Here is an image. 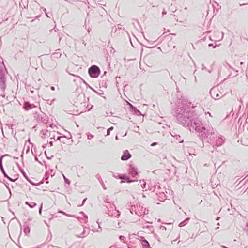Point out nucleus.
I'll return each instance as SVG.
<instances>
[{"label":"nucleus","instance_id":"1","mask_svg":"<svg viewBox=\"0 0 248 248\" xmlns=\"http://www.w3.org/2000/svg\"><path fill=\"white\" fill-rule=\"evenodd\" d=\"M195 107L191 105V103L188 100H182L172 112L177 122L184 126L188 127L191 131H196L197 126L198 127L202 124V120L195 111L191 110Z\"/></svg>","mask_w":248,"mask_h":248},{"label":"nucleus","instance_id":"2","mask_svg":"<svg viewBox=\"0 0 248 248\" xmlns=\"http://www.w3.org/2000/svg\"><path fill=\"white\" fill-rule=\"evenodd\" d=\"M196 131L201 134L203 139L213 146H220L224 142V140L216 130L210 126L206 127L202 123L201 125L196 127Z\"/></svg>","mask_w":248,"mask_h":248},{"label":"nucleus","instance_id":"3","mask_svg":"<svg viewBox=\"0 0 248 248\" xmlns=\"http://www.w3.org/2000/svg\"><path fill=\"white\" fill-rule=\"evenodd\" d=\"M7 71L4 65L0 66V89L2 93H0V96L5 97V94L4 93L6 88V80Z\"/></svg>","mask_w":248,"mask_h":248},{"label":"nucleus","instance_id":"4","mask_svg":"<svg viewBox=\"0 0 248 248\" xmlns=\"http://www.w3.org/2000/svg\"><path fill=\"white\" fill-rule=\"evenodd\" d=\"M106 208L105 212L110 217H118L120 216V212L116 210V207L114 204H109V206L107 205H104Z\"/></svg>","mask_w":248,"mask_h":248},{"label":"nucleus","instance_id":"5","mask_svg":"<svg viewBox=\"0 0 248 248\" xmlns=\"http://www.w3.org/2000/svg\"><path fill=\"white\" fill-rule=\"evenodd\" d=\"M88 73L92 78H97L100 73L99 68L96 65H92L88 69Z\"/></svg>","mask_w":248,"mask_h":248},{"label":"nucleus","instance_id":"6","mask_svg":"<svg viewBox=\"0 0 248 248\" xmlns=\"http://www.w3.org/2000/svg\"><path fill=\"white\" fill-rule=\"evenodd\" d=\"M34 118L38 123L46 124L47 122L46 115L42 112H35L34 114Z\"/></svg>","mask_w":248,"mask_h":248},{"label":"nucleus","instance_id":"7","mask_svg":"<svg viewBox=\"0 0 248 248\" xmlns=\"http://www.w3.org/2000/svg\"><path fill=\"white\" fill-rule=\"evenodd\" d=\"M210 93L211 97L217 100L223 96L222 93L217 88H212L210 91Z\"/></svg>","mask_w":248,"mask_h":248},{"label":"nucleus","instance_id":"8","mask_svg":"<svg viewBox=\"0 0 248 248\" xmlns=\"http://www.w3.org/2000/svg\"><path fill=\"white\" fill-rule=\"evenodd\" d=\"M45 68L47 70H50L54 69L56 67L57 63L56 62L53 61L52 59L48 60L46 62L44 63Z\"/></svg>","mask_w":248,"mask_h":248},{"label":"nucleus","instance_id":"9","mask_svg":"<svg viewBox=\"0 0 248 248\" xmlns=\"http://www.w3.org/2000/svg\"><path fill=\"white\" fill-rule=\"evenodd\" d=\"M8 155H8V154L4 155H1L0 158V170L2 172V174H3L4 176L6 178H8V175L7 174V173H6V172L3 168L2 162L3 158L6 156H8Z\"/></svg>","mask_w":248,"mask_h":248},{"label":"nucleus","instance_id":"10","mask_svg":"<svg viewBox=\"0 0 248 248\" xmlns=\"http://www.w3.org/2000/svg\"><path fill=\"white\" fill-rule=\"evenodd\" d=\"M37 106H36L33 104H31L28 101H25L24 102V105H23V108L26 110H29L32 109V108H37Z\"/></svg>","mask_w":248,"mask_h":248},{"label":"nucleus","instance_id":"11","mask_svg":"<svg viewBox=\"0 0 248 248\" xmlns=\"http://www.w3.org/2000/svg\"><path fill=\"white\" fill-rule=\"evenodd\" d=\"M131 157V155L129 153L127 150L124 151L123 154L121 156V160L125 161L129 159Z\"/></svg>","mask_w":248,"mask_h":248},{"label":"nucleus","instance_id":"12","mask_svg":"<svg viewBox=\"0 0 248 248\" xmlns=\"http://www.w3.org/2000/svg\"><path fill=\"white\" fill-rule=\"evenodd\" d=\"M129 173L132 176L135 177L138 175L137 169L132 165L129 166Z\"/></svg>","mask_w":248,"mask_h":248},{"label":"nucleus","instance_id":"13","mask_svg":"<svg viewBox=\"0 0 248 248\" xmlns=\"http://www.w3.org/2000/svg\"><path fill=\"white\" fill-rule=\"evenodd\" d=\"M89 231H90V229L89 228H84L82 233L81 234V235H80V237H84L85 236L87 235L89 233Z\"/></svg>","mask_w":248,"mask_h":248},{"label":"nucleus","instance_id":"14","mask_svg":"<svg viewBox=\"0 0 248 248\" xmlns=\"http://www.w3.org/2000/svg\"><path fill=\"white\" fill-rule=\"evenodd\" d=\"M27 224V222H26L25 225H23L24 232L26 235H27L28 234H29L30 232V228Z\"/></svg>","mask_w":248,"mask_h":248},{"label":"nucleus","instance_id":"15","mask_svg":"<svg viewBox=\"0 0 248 248\" xmlns=\"http://www.w3.org/2000/svg\"><path fill=\"white\" fill-rule=\"evenodd\" d=\"M103 201L105 202V203H106L105 205H107L109 206V204H113L112 203H110V199H109L108 196H105L103 198Z\"/></svg>","mask_w":248,"mask_h":248},{"label":"nucleus","instance_id":"16","mask_svg":"<svg viewBox=\"0 0 248 248\" xmlns=\"http://www.w3.org/2000/svg\"><path fill=\"white\" fill-rule=\"evenodd\" d=\"M141 244L142 246L144 247V248H147L148 247H149V244L148 242L145 239L142 240Z\"/></svg>","mask_w":248,"mask_h":248},{"label":"nucleus","instance_id":"17","mask_svg":"<svg viewBox=\"0 0 248 248\" xmlns=\"http://www.w3.org/2000/svg\"><path fill=\"white\" fill-rule=\"evenodd\" d=\"M61 53L59 52L53 53L52 55V57L54 58H59L61 56Z\"/></svg>","mask_w":248,"mask_h":248},{"label":"nucleus","instance_id":"18","mask_svg":"<svg viewBox=\"0 0 248 248\" xmlns=\"http://www.w3.org/2000/svg\"><path fill=\"white\" fill-rule=\"evenodd\" d=\"M189 218H187L185 220H184L183 221L181 222L180 224H179V226L180 227H183V226H184L185 225H186L188 222V221L189 220Z\"/></svg>","mask_w":248,"mask_h":248},{"label":"nucleus","instance_id":"19","mask_svg":"<svg viewBox=\"0 0 248 248\" xmlns=\"http://www.w3.org/2000/svg\"><path fill=\"white\" fill-rule=\"evenodd\" d=\"M80 214H82L84 217V219H83V222L84 223H86L87 222V219H88V216L86 215H85L84 214V213L82 211H81L80 213H79Z\"/></svg>","mask_w":248,"mask_h":248},{"label":"nucleus","instance_id":"20","mask_svg":"<svg viewBox=\"0 0 248 248\" xmlns=\"http://www.w3.org/2000/svg\"><path fill=\"white\" fill-rule=\"evenodd\" d=\"M134 208H135V206H132L130 209V212L131 213V214H133V213L134 212L135 213V214L140 216V215L138 212H137V211H136L135 210H134Z\"/></svg>","mask_w":248,"mask_h":248},{"label":"nucleus","instance_id":"21","mask_svg":"<svg viewBox=\"0 0 248 248\" xmlns=\"http://www.w3.org/2000/svg\"><path fill=\"white\" fill-rule=\"evenodd\" d=\"M244 230L245 232H246V234L248 236V221H247L246 222L245 227L244 228Z\"/></svg>","mask_w":248,"mask_h":248},{"label":"nucleus","instance_id":"22","mask_svg":"<svg viewBox=\"0 0 248 248\" xmlns=\"http://www.w3.org/2000/svg\"><path fill=\"white\" fill-rule=\"evenodd\" d=\"M140 185L141 186L143 189H146V183L144 182V180H140Z\"/></svg>","mask_w":248,"mask_h":248},{"label":"nucleus","instance_id":"23","mask_svg":"<svg viewBox=\"0 0 248 248\" xmlns=\"http://www.w3.org/2000/svg\"><path fill=\"white\" fill-rule=\"evenodd\" d=\"M70 75H72L74 77H76L77 78H79L80 80H81L83 82V83L84 84H85L86 85H88V84L87 83V82L85 80H84L80 76H79L78 75H75L74 74H70Z\"/></svg>","mask_w":248,"mask_h":248},{"label":"nucleus","instance_id":"24","mask_svg":"<svg viewBox=\"0 0 248 248\" xmlns=\"http://www.w3.org/2000/svg\"><path fill=\"white\" fill-rule=\"evenodd\" d=\"M176 139L179 142H183V140L182 139L181 137L179 135H176Z\"/></svg>","mask_w":248,"mask_h":248},{"label":"nucleus","instance_id":"25","mask_svg":"<svg viewBox=\"0 0 248 248\" xmlns=\"http://www.w3.org/2000/svg\"><path fill=\"white\" fill-rule=\"evenodd\" d=\"M225 67L229 71L230 70H233V68H232L228 63H226L225 65H224Z\"/></svg>","mask_w":248,"mask_h":248},{"label":"nucleus","instance_id":"26","mask_svg":"<svg viewBox=\"0 0 248 248\" xmlns=\"http://www.w3.org/2000/svg\"><path fill=\"white\" fill-rule=\"evenodd\" d=\"M7 178L12 182H15L17 179V177L16 176H14V178H12L8 176V178Z\"/></svg>","mask_w":248,"mask_h":248},{"label":"nucleus","instance_id":"27","mask_svg":"<svg viewBox=\"0 0 248 248\" xmlns=\"http://www.w3.org/2000/svg\"><path fill=\"white\" fill-rule=\"evenodd\" d=\"M36 205V203L32 202H31L30 203L29 206L31 208H33Z\"/></svg>","mask_w":248,"mask_h":248},{"label":"nucleus","instance_id":"28","mask_svg":"<svg viewBox=\"0 0 248 248\" xmlns=\"http://www.w3.org/2000/svg\"><path fill=\"white\" fill-rule=\"evenodd\" d=\"M137 115H142V114L138 109L133 110Z\"/></svg>","mask_w":248,"mask_h":248},{"label":"nucleus","instance_id":"29","mask_svg":"<svg viewBox=\"0 0 248 248\" xmlns=\"http://www.w3.org/2000/svg\"><path fill=\"white\" fill-rule=\"evenodd\" d=\"M120 178L121 179H124V180H129V178H128L126 176L124 175H122V176H121L120 177Z\"/></svg>","mask_w":248,"mask_h":248},{"label":"nucleus","instance_id":"30","mask_svg":"<svg viewBox=\"0 0 248 248\" xmlns=\"http://www.w3.org/2000/svg\"><path fill=\"white\" fill-rule=\"evenodd\" d=\"M153 236L154 237V238L155 239H157L158 240V241L160 242V239H159V237L157 235V234H155V233H153Z\"/></svg>","mask_w":248,"mask_h":248},{"label":"nucleus","instance_id":"31","mask_svg":"<svg viewBox=\"0 0 248 248\" xmlns=\"http://www.w3.org/2000/svg\"><path fill=\"white\" fill-rule=\"evenodd\" d=\"M113 129V127H110L107 130V135H109L110 134V131H112Z\"/></svg>","mask_w":248,"mask_h":248},{"label":"nucleus","instance_id":"32","mask_svg":"<svg viewBox=\"0 0 248 248\" xmlns=\"http://www.w3.org/2000/svg\"><path fill=\"white\" fill-rule=\"evenodd\" d=\"M161 195L162 196V197H161V199H162L161 200H159L161 202H163L165 200V194L163 193L162 194H161Z\"/></svg>","mask_w":248,"mask_h":248},{"label":"nucleus","instance_id":"33","mask_svg":"<svg viewBox=\"0 0 248 248\" xmlns=\"http://www.w3.org/2000/svg\"><path fill=\"white\" fill-rule=\"evenodd\" d=\"M97 223H98V224L99 228V229H100V231H99V230H94V229H93V228H92V231H93V232H100V231H102V228H101V226H100V224H99V223H98V222H97ZM92 227H93V226H92Z\"/></svg>","mask_w":248,"mask_h":248},{"label":"nucleus","instance_id":"34","mask_svg":"<svg viewBox=\"0 0 248 248\" xmlns=\"http://www.w3.org/2000/svg\"><path fill=\"white\" fill-rule=\"evenodd\" d=\"M124 239H125V237L123 236H120L119 237V239H120L121 241H123L124 243V242H124Z\"/></svg>","mask_w":248,"mask_h":248},{"label":"nucleus","instance_id":"35","mask_svg":"<svg viewBox=\"0 0 248 248\" xmlns=\"http://www.w3.org/2000/svg\"><path fill=\"white\" fill-rule=\"evenodd\" d=\"M93 137V135H92L91 134L89 133L87 135V138L89 140L92 139Z\"/></svg>","mask_w":248,"mask_h":248},{"label":"nucleus","instance_id":"36","mask_svg":"<svg viewBox=\"0 0 248 248\" xmlns=\"http://www.w3.org/2000/svg\"><path fill=\"white\" fill-rule=\"evenodd\" d=\"M128 105L131 108H132L133 110L136 109V108L134 106H133L132 104L128 103Z\"/></svg>","mask_w":248,"mask_h":248},{"label":"nucleus","instance_id":"37","mask_svg":"<svg viewBox=\"0 0 248 248\" xmlns=\"http://www.w3.org/2000/svg\"><path fill=\"white\" fill-rule=\"evenodd\" d=\"M160 230L162 231H166V228L165 226H161L160 227Z\"/></svg>","mask_w":248,"mask_h":248},{"label":"nucleus","instance_id":"38","mask_svg":"<svg viewBox=\"0 0 248 248\" xmlns=\"http://www.w3.org/2000/svg\"><path fill=\"white\" fill-rule=\"evenodd\" d=\"M64 181L66 183H68V184H70V181L68 179H67L64 175H63Z\"/></svg>","mask_w":248,"mask_h":248},{"label":"nucleus","instance_id":"39","mask_svg":"<svg viewBox=\"0 0 248 248\" xmlns=\"http://www.w3.org/2000/svg\"><path fill=\"white\" fill-rule=\"evenodd\" d=\"M21 171H22V173L23 176L26 178V179H27L28 178L26 173L23 170H22Z\"/></svg>","mask_w":248,"mask_h":248},{"label":"nucleus","instance_id":"40","mask_svg":"<svg viewBox=\"0 0 248 248\" xmlns=\"http://www.w3.org/2000/svg\"><path fill=\"white\" fill-rule=\"evenodd\" d=\"M42 9H43V11L45 12L46 16L47 17H50V16L48 15V14L47 13H46V8H42Z\"/></svg>","mask_w":248,"mask_h":248},{"label":"nucleus","instance_id":"41","mask_svg":"<svg viewBox=\"0 0 248 248\" xmlns=\"http://www.w3.org/2000/svg\"><path fill=\"white\" fill-rule=\"evenodd\" d=\"M97 2H98V4H99V5L105 6V4L102 3V1H101V0H98Z\"/></svg>","mask_w":248,"mask_h":248},{"label":"nucleus","instance_id":"42","mask_svg":"<svg viewBox=\"0 0 248 248\" xmlns=\"http://www.w3.org/2000/svg\"><path fill=\"white\" fill-rule=\"evenodd\" d=\"M42 204L41 205V207L39 210V213L40 215H41L42 214Z\"/></svg>","mask_w":248,"mask_h":248},{"label":"nucleus","instance_id":"43","mask_svg":"<svg viewBox=\"0 0 248 248\" xmlns=\"http://www.w3.org/2000/svg\"><path fill=\"white\" fill-rule=\"evenodd\" d=\"M59 212L62 213V214H63V215H66V216H67L71 217V215H67V214H66L65 212H62V211H60Z\"/></svg>","mask_w":248,"mask_h":248},{"label":"nucleus","instance_id":"44","mask_svg":"<svg viewBox=\"0 0 248 248\" xmlns=\"http://www.w3.org/2000/svg\"><path fill=\"white\" fill-rule=\"evenodd\" d=\"M59 212L62 213V214H63V215H66V216H67L71 217V215H67V214H66L65 212H62V211H60Z\"/></svg>","mask_w":248,"mask_h":248},{"label":"nucleus","instance_id":"45","mask_svg":"<svg viewBox=\"0 0 248 248\" xmlns=\"http://www.w3.org/2000/svg\"><path fill=\"white\" fill-rule=\"evenodd\" d=\"M48 174H48V172H47L46 173V175H45L46 179H48Z\"/></svg>","mask_w":248,"mask_h":248},{"label":"nucleus","instance_id":"46","mask_svg":"<svg viewBox=\"0 0 248 248\" xmlns=\"http://www.w3.org/2000/svg\"><path fill=\"white\" fill-rule=\"evenodd\" d=\"M86 200H87V198H85V199L83 200V201H82V204H81L80 206H82V205H83L84 204V203H85V201H86Z\"/></svg>","mask_w":248,"mask_h":248},{"label":"nucleus","instance_id":"47","mask_svg":"<svg viewBox=\"0 0 248 248\" xmlns=\"http://www.w3.org/2000/svg\"><path fill=\"white\" fill-rule=\"evenodd\" d=\"M31 184L35 185L31 180L29 179L28 178L27 179Z\"/></svg>","mask_w":248,"mask_h":248},{"label":"nucleus","instance_id":"48","mask_svg":"<svg viewBox=\"0 0 248 248\" xmlns=\"http://www.w3.org/2000/svg\"><path fill=\"white\" fill-rule=\"evenodd\" d=\"M81 42L84 45V46H86V44L85 42V41L83 39H82L81 40Z\"/></svg>","mask_w":248,"mask_h":248},{"label":"nucleus","instance_id":"49","mask_svg":"<svg viewBox=\"0 0 248 248\" xmlns=\"http://www.w3.org/2000/svg\"><path fill=\"white\" fill-rule=\"evenodd\" d=\"M171 135L173 137H176V135H177V134L174 132H172V133H171Z\"/></svg>","mask_w":248,"mask_h":248},{"label":"nucleus","instance_id":"50","mask_svg":"<svg viewBox=\"0 0 248 248\" xmlns=\"http://www.w3.org/2000/svg\"><path fill=\"white\" fill-rule=\"evenodd\" d=\"M126 181L128 182V183H130V182H134L135 180H130L129 179V180H126Z\"/></svg>","mask_w":248,"mask_h":248},{"label":"nucleus","instance_id":"51","mask_svg":"<svg viewBox=\"0 0 248 248\" xmlns=\"http://www.w3.org/2000/svg\"><path fill=\"white\" fill-rule=\"evenodd\" d=\"M157 144V143L156 142H153V143L151 144V146H154L155 145H156Z\"/></svg>","mask_w":248,"mask_h":248},{"label":"nucleus","instance_id":"52","mask_svg":"<svg viewBox=\"0 0 248 248\" xmlns=\"http://www.w3.org/2000/svg\"><path fill=\"white\" fill-rule=\"evenodd\" d=\"M63 138H64V137H63ZM61 138H63V137H61V136H59V137H57V140H60Z\"/></svg>","mask_w":248,"mask_h":248},{"label":"nucleus","instance_id":"53","mask_svg":"<svg viewBox=\"0 0 248 248\" xmlns=\"http://www.w3.org/2000/svg\"><path fill=\"white\" fill-rule=\"evenodd\" d=\"M49 145H50V146H53V142H52V141H50V142H49Z\"/></svg>","mask_w":248,"mask_h":248},{"label":"nucleus","instance_id":"54","mask_svg":"<svg viewBox=\"0 0 248 248\" xmlns=\"http://www.w3.org/2000/svg\"><path fill=\"white\" fill-rule=\"evenodd\" d=\"M166 13H167V12H166L165 11H164H164L162 12V15H163V16H164V15H166Z\"/></svg>","mask_w":248,"mask_h":248},{"label":"nucleus","instance_id":"55","mask_svg":"<svg viewBox=\"0 0 248 248\" xmlns=\"http://www.w3.org/2000/svg\"><path fill=\"white\" fill-rule=\"evenodd\" d=\"M30 202H26L25 204L28 205L29 206Z\"/></svg>","mask_w":248,"mask_h":248},{"label":"nucleus","instance_id":"56","mask_svg":"<svg viewBox=\"0 0 248 248\" xmlns=\"http://www.w3.org/2000/svg\"><path fill=\"white\" fill-rule=\"evenodd\" d=\"M52 172H53V171H52V170H51V177H52L54 175V173H52Z\"/></svg>","mask_w":248,"mask_h":248},{"label":"nucleus","instance_id":"57","mask_svg":"<svg viewBox=\"0 0 248 248\" xmlns=\"http://www.w3.org/2000/svg\"><path fill=\"white\" fill-rule=\"evenodd\" d=\"M247 4H246V3L240 4V6H242L246 5H247Z\"/></svg>","mask_w":248,"mask_h":248},{"label":"nucleus","instance_id":"58","mask_svg":"<svg viewBox=\"0 0 248 248\" xmlns=\"http://www.w3.org/2000/svg\"><path fill=\"white\" fill-rule=\"evenodd\" d=\"M51 89L53 91L55 90V87L54 86L51 87Z\"/></svg>","mask_w":248,"mask_h":248},{"label":"nucleus","instance_id":"59","mask_svg":"<svg viewBox=\"0 0 248 248\" xmlns=\"http://www.w3.org/2000/svg\"><path fill=\"white\" fill-rule=\"evenodd\" d=\"M237 72H238L237 71H235V74L233 75V76H237Z\"/></svg>","mask_w":248,"mask_h":248},{"label":"nucleus","instance_id":"60","mask_svg":"<svg viewBox=\"0 0 248 248\" xmlns=\"http://www.w3.org/2000/svg\"><path fill=\"white\" fill-rule=\"evenodd\" d=\"M102 186H103L104 189H106V187H105V186L104 184L102 185Z\"/></svg>","mask_w":248,"mask_h":248},{"label":"nucleus","instance_id":"61","mask_svg":"<svg viewBox=\"0 0 248 248\" xmlns=\"http://www.w3.org/2000/svg\"><path fill=\"white\" fill-rule=\"evenodd\" d=\"M115 139H116V140H118L119 139L118 136H117V135L116 136V137H115Z\"/></svg>","mask_w":248,"mask_h":248},{"label":"nucleus","instance_id":"62","mask_svg":"<svg viewBox=\"0 0 248 248\" xmlns=\"http://www.w3.org/2000/svg\"><path fill=\"white\" fill-rule=\"evenodd\" d=\"M30 91L32 93H33L34 92V91L33 90H31V88H30Z\"/></svg>","mask_w":248,"mask_h":248},{"label":"nucleus","instance_id":"63","mask_svg":"<svg viewBox=\"0 0 248 248\" xmlns=\"http://www.w3.org/2000/svg\"><path fill=\"white\" fill-rule=\"evenodd\" d=\"M35 160L36 161H38V158H37V157H35Z\"/></svg>","mask_w":248,"mask_h":248},{"label":"nucleus","instance_id":"64","mask_svg":"<svg viewBox=\"0 0 248 248\" xmlns=\"http://www.w3.org/2000/svg\"><path fill=\"white\" fill-rule=\"evenodd\" d=\"M220 219L219 217H217L216 219V220H218Z\"/></svg>","mask_w":248,"mask_h":248}]
</instances>
